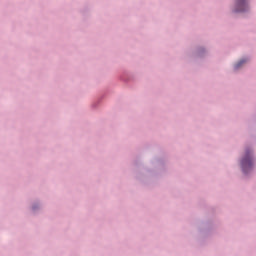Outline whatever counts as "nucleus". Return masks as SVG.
<instances>
[{
  "instance_id": "nucleus-1",
  "label": "nucleus",
  "mask_w": 256,
  "mask_h": 256,
  "mask_svg": "<svg viewBox=\"0 0 256 256\" xmlns=\"http://www.w3.org/2000/svg\"><path fill=\"white\" fill-rule=\"evenodd\" d=\"M241 167L243 173H247V171H250L251 167H253V157H251L249 150L246 151L245 157L242 159Z\"/></svg>"
},
{
  "instance_id": "nucleus-2",
  "label": "nucleus",
  "mask_w": 256,
  "mask_h": 256,
  "mask_svg": "<svg viewBox=\"0 0 256 256\" xmlns=\"http://www.w3.org/2000/svg\"><path fill=\"white\" fill-rule=\"evenodd\" d=\"M236 7V13H243L247 7V0H237Z\"/></svg>"
},
{
  "instance_id": "nucleus-3",
  "label": "nucleus",
  "mask_w": 256,
  "mask_h": 256,
  "mask_svg": "<svg viewBox=\"0 0 256 256\" xmlns=\"http://www.w3.org/2000/svg\"><path fill=\"white\" fill-rule=\"evenodd\" d=\"M244 63H247L246 59H242L240 60L237 64H235L234 69L237 71V69H239L240 67H242L244 65Z\"/></svg>"
}]
</instances>
